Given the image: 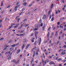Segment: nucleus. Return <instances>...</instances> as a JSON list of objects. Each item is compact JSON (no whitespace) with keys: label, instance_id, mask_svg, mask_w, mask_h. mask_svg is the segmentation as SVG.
Instances as JSON below:
<instances>
[{"label":"nucleus","instance_id":"1","mask_svg":"<svg viewBox=\"0 0 66 66\" xmlns=\"http://www.w3.org/2000/svg\"><path fill=\"white\" fill-rule=\"evenodd\" d=\"M35 29H34L35 31H37L38 30V28L40 27V25L38 24H36L35 25Z\"/></svg>","mask_w":66,"mask_h":66},{"label":"nucleus","instance_id":"2","mask_svg":"<svg viewBox=\"0 0 66 66\" xmlns=\"http://www.w3.org/2000/svg\"><path fill=\"white\" fill-rule=\"evenodd\" d=\"M10 54V55H9V56H10V55H11V54H12V53H11V51H9L8 52H6L5 53V54Z\"/></svg>","mask_w":66,"mask_h":66},{"label":"nucleus","instance_id":"3","mask_svg":"<svg viewBox=\"0 0 66 66\" xmlns=\"http://www.w3.org/2000/svg\"><path fill=\"white\" fill-rule=\"evenodd\" d=\"M37 49V48H36V46H35L34 47L32 50H31V52H32L35 49V50H36Z\"/></svg>","mask_w":66,"mask_h":66},{"label":"nucleus","instance_id":"4","mask_svg":"<svg viewBox=\"0 0 66 66\" xmlns=\"http://www.w3.org/2000/svg\"><path fill=\"white\" fill-rule=\"evenodd\" d=\"M46 18V15L44 14V15L43 16L42 18L43 19H45Z\"/></svg>","mask_w":66,"mask_h":66},{"label":"nucleus","instance_id":"5","mask_svg":"<svg viewBox=\"0 0 66 66\" xmlns=\"http://www.w3.org/2000/svg\"><path fill=\"white\" fill-rule=\"evenodd\" d=\"M49 60H46L45 61H44L45 63L46 64V63H47L48 62H49Z\"/></svg>","mask_w":66,"mask_h":66},{"label":"nucleus","instance_id":"6","mask_svg":"<svg viewBox=\"0 0 66 66\" xmlns=\"http://www.w3.org/2000/svg\"><path fill=\"white\" fill-rule=\"evenodd\" d=\"M14 49V48L13 47H10L9 48L10 51H12Z\"/></svg>","mask_w":66,"mask_h":66},{"label":"nucleus","instance_id":"7","mask_svg":"<svg viewBox=\"0 0 66 66\" xmlns=\"http://www.w3.org/2000/svg\"><path fill=\"white\" fill-rule=\"evenodd\" d=\"M49 64H50V65L54 64V62H51L49 63Z\"/></svg>","mask_w":66,"mask_h":66},{"label":"nucleus","instance_id":"8","mask_svg":"<svg viewBox=\"0 0 66 66\" xmlns=\"http://www.w3.org/2000/svg\"><path fill=\"white\" fill-rule=\"evenodd\" d=\"M20 50H18L17 51V54H19V53H20Z\"/></svg>","mask_w":66,"mask_h":66},{"label":"nucleus","instance_id":"9","mask_svg":"<svg viewBox=\"0 0 66 66\" xmlns=\"http://www.w3.org/2000/svg\"><path fill=\"white\" fill-rule=\"evenodd\" d=\"M35 38H32L31 39V42L32 43H33L34 42V40Z\"/></svg>","mask_w":66,"mask_h":66},{"label":"nucleus","instance_id":"10","mask_svg":"<svg viewBox=\"0 0 66 66\" xmlns=\"http://www.w3.org/2000/svg\"><path fill=\"white\" fill-rule=\"evenodd\" d=\"M30 45V44H28V45L26 47V49H27L29 48V46Z\"/></svg>","mask_w":66,"mask_h":66},{"label":"nucleus","instance_id":"11","mask_svg":"<svg viewBox=\"0 0 66 66\" xmlns=\"http://www.w3.org/2000/svg\"><path fill=\"white\" fill-rule=\"evenodd\" d=\"M25 34H26L25 33L22 34L20 35L19 36H23V35H24Z\"/></svg>","mask_w":66,"mask_h":66},{"label":"nucleus","instance_id":"12","mask_svg":"<svg viewBox=\"0 0 66 66\" xmlns=\"http://www.w3.org/2000/svg\"><path fill=\"white\" fill-rule=\"evenodd\" d=\"M51 12V10H50V11L48 12V16H49V15H50V12Z\"/></svg>","mask_w":66,"mask_h":66},{"label":"nucleus","instance_id":"13","mask_svg":"<svg viewBox=\"0 0 66 66\" xmlns=\"http://www.w3.org/2000/svg\"><path fill=\"white\" fill-rule=\"evenodd\" d=\"M38 32L37 31H36L35 32V35H37L38 34Z\"/></svg>","mask_w":66,"mask_h":66},{"label":"nucleus","instance_id":"14","mask_svg":"<svg viewBox=\"0 0 66 66\" xmlns=\"http://www.w3.org/2000/svg\"><path fill=\"white\" fill-rule=\"evenodd\" d=\"M45 25H44V26L43 27L42 29L43 31H44L45 30Z\"/></svg>","mask_w":66,"mask_h":66},{"label":"nucleus","instance_id":"15","mask_svg":"<svg viewBox=\"0 0 66 66\" xmlns=\"http://www.w3.org/2000/svg\"><path fill=\"white\" fill-rule=\"evenodd\" d=\"M27 3L26 2H25L23 4V5H27Z\"/></svg>","mask_w":66,"mask_h":66},{"label":"nucleus","instance_id":"16","mask_svg":"<svg viewBox=\"0 0 66 66\" xmlns=\"http://www.w3.org/2000/svg\"><path fill=\"white\" fill-rule=\"evenodd\" d=\"M24 43H23V46H22V47H21L22 49H23V48H24Z\"/></svg>","mask_w":66,"mask_h":66},{"label":"nucleus","instance_id":"17","mask_svg":"<svg viewBox=\"0 0 66 66\" xmlns=\"http://www.w3.org/2000/svg\"><path fill=\"white\" fill-rule=\"evenodd\" d=\"M37 43V41H36L35 43H34V45H35V46H36V43Z\"/></svg>","mask_w":66,"mask_h":66},{"label":"nucleus","instance_id":"18","mask_svg":"<svg viewBox=\"0 0 66 66\" xmlns=\"http://www.w3.org/2000/svg\"><path fill=\"white\" fill-rule=\"evenodd\" d=\"M15 46H16V44H14V45H12L11 47H15Z\"/></svg>","mask_w":66,"mask_h":66},{"label":"nucleus","instance_id":"19","mask_svg":"<svg viewBox=\"0 0 66 66\" xmlns=\"http://www.w3.org/2000/svg\"><path fill=\"white\" fill-rule=\"evenodd\" d=\"M49 32H48L47 35V37L48 38H49Z\"/></svg>","mask_w":66,"mask_h":66},{"label":"nucleus","instance_id":"20","mask_svg":"<svg viewBox=\"0 0 66 66\" xmlns=\"http://www.w3.org/2000/svg\"><path fill=\"white\" fill-rule=\"evenodd\" d=\"M57 33H58V31H56V32L55 34V36H57Z\"/></svg>","mask_w":66,"mask_h":66},{"label":"nucleus","instance_id":"21","mask_svg":"<svg viewBox=\"0 0 66 66\" xmlns=\"http://www.w3.org/2000/svg\"><path fill=\"white\" fill-rule=\"evenodd\" d=\"M53 4H52L51 5V9H52V7H53Z\"/></svg>","mask_w":66,"mask_h":66},{"label":"nucleus","instance_id":"22","mask_svg":"<svg viewBox=\"0 0 66 66\" xmlns=\"http://www.w3.org/2000/svg\"><path fill=\"white\" fill-rule=\"evenodd\" d=\"M27 41V39H24L23 40V42L24 43L26 42Z\"/></svg>","mask_w":66,"mask_h":66},{"label":"nucleus","instance_id":"23","mask_svg":"<svg viewBox=\"0 0 66 66\" xmlns=\"http://www.w3.org/2000/svg\"><path fill=\"white\" fill-rule=\"evenodd\" d=\"M19 5H18L16 6L14 8V9H16V8H17V7H19Z\"/></svg>","mask_w":66,"mask_h":66},{"label":"nucleus","instance_id":"24","mask_svg":"<svg viewBox=\"0 0 66 66\" xmlns=\"http://www.w3.org/2000/svg\"><path fill=\"white\" fill-rule=\"evenodd\" d=\"M65 54V52H64L63 54V52H62L61 55H63V54L64 55Z\"/></svg>","mask_w":66,"mask_h":66},{"label":"nucleus","instance_id":"25","mask_svg":"<svg viewBox=\"0 0 66 66\" xmlns=\"http://www.w3.org/2000/svg\"><path fill=\"white\" fill-rule=\"evenodd\" d=\"M29 25V24H26V25H25V27H28V26Z\"/></svg>","mask_w":66,"mask_h":66},{"label":"nucleus","instance_id":"26","mask_svg":"<svg viewBox=\"0 0 66 66\" xmlns=\"http://www.w3.org/2000/svg\"><path fill=\"white\" fill-rule=\"evenodd\" d=\"M54 19V18L53 17V18H52V19H51V21H53V20Z\"/></svg>","mask_w":66,"mask_h":66},{"label":"nucleus","instance_id":"27","mask_svg":"<svg viewBox=\"0 0 66 66\" xmlns=\"http://www.w3.org/2000/svg\"><path fill=\"white\" fill-rule=\"evenodd\" d=\"M24 31V30H21V31L20 32V33H22V32H23Z\"/></svg>","mask_w":66,"mask_h":66},{"label":"nucleus","instance_id":"28","mask_svg":"<svg viewBox=\"0 0 66 66\" xmlns=\"http://www.w3.org/2000/svg\"><path fill=\"white\" fill-rule=\"evenodd\" d=\"M19 60L17 62H15V64H17V63H19Z\"/></svg>","mask_w":66,"mask_h":66},{"label":"nucleus","instance_id":"29","mask_svg":"<svg viewBox=\"0 0 66 66\" xmlns=\"http://www.w3.org/2000/svg\"><path fill=\"white\" fill-rule=\"evenodd\" d=\"M59 26H60V28H61V29H63V26H61L60 25Z\"/></svg>","mask_w":66,"mask_h":66},{"label":"nucleus","instance_id":"30","mask_svg":"<svg viewBox=\"0 0 66 66\" xmlns=\"http://www.w3.org/2000/svg\"><path fill=\"white\" fill-rule=\"evenodd\" d=\"M63 47L64 48H66V45H64V46H63Z\"/></svg>","mask_w":66,"mask_h":66},{"label":"nucleus","instance_id":"31","mask_svg":"<svg viewBox=\"0 0 66 66\" xmlns=\"http://www.w3.org/2000/svg\"><path fill=\"white\" fill-rule=\"evenodd\" d=\"M19 25V24H16V27H18Z\"/></svg>","mask_w":66,"mask_h":66},{"label":"nucleus","instance_id":"32","mask_svg":"<svg viewBox=\"0 0 66 66\" xmlns=\"http://www.w3.org/2000/svg\"><path fill=\"white\" fill-rule=\"evenodd\" d=\"M59 43H60V41H57V45L59 44Z\"/></svg>","mask_w":66,"mask_h":66},{"label":"nucleus","instance_id":"33","mask_svg":"<svg viewBox=\"0 0 66 66\" xmlns=\"http://www.w3.org/2000/svg\"><path fill=\"white\" fill-rule=\"evenodd\" d=\"M14 25H15V24L14 23H13L11 25V26H14Z\"/></svg>","mask_w":66,"mask_h":66},{"label":"nucleus","instance_id":"34","mask_svg":"<svg viewBox=\"0 0 66 66\" xmlns=\"http://www.w3.org/2000/svg\"><path fill=\"white\" fill-rule=\"evenodd\" d=\"M16 61H15V60L14 59H13V62H14V63H15V62Z\"/></svg>","mask_w":66,"mask_h":66},{"label":"nucleus","instance_id":"35","mask_svg":"<svg viewBox=\"0 0 66 66\" xmlns=\"http://www.w3.org/2000/svg\"><path fill=\"white\" fill-rule=\"evenodd\" d=\"M60 22H58L57 23V25H60Z\"/></svg>","mask_w":66,"mask_h":66},{"label":"nucleus","instance_id":"36","mask_svg":"<svg viewBox=\"0 0 66 66\" xmlns=\"http://www.w3.org/2000/svg\"><path fill=\"white\" fill-rule=\"evenodd\" d=\"M4 37H2V38H1V39H0V40H2V39H4Z\"/></svg>","mask_w":66,"mask_h":66},{"label":"nucleus","instance_id":"37","mask_svg":"<svg viewBox=\"0 0 66 66\" xmlns=\"http://www.w3.org/2000/svg\"><path fill=\"white\" fill-rule=\"evenodd\" d=\"M39 23H41V22H42V20H40L39 21Z\"/></svg>","mask_w":66,"mask_h":66},{"label":"nucleus","instance_id":"38","mask_svg":"<svg viewBox=\"0 0 66 66\" xmlns=\"http://www.w3.org/2000/svg\"><path fill=\"white\" fill-rule=\"evenodd\" d=\"M22 55H20V59H21V57H22Z\"/></svg>","mask_w":66,"mask_h":66},{"label":"nucleus","instance_id":"39","mask_svg":"<svg viewBox=\"0 0 66 66\" xmlns=\"http://www.w3.org/2000/svg\"><path fill=\"white\" fill-rule=\"evenodd\" d=\"M27 20V19H25L24 20H23V21H26V20Z\"/></svg>","mask_w":66,"mask_h":66},{"label":"nucleus","instance_id":"40","mask_svg":"<svg viewBox=\"0 0 66 66\" xmlns=\"http://www.w3.org/2000/svg\"><path fill=\"white\" fill-rule=\"evenodd\" d=\"M23 13V12H21L19 14V15H21Z\"/></svg>","mask_w":66,"mask_h":66},{"label":"nucleus","instance_id":"41","mask_svg":"<svg viewBox=\"0 0 66 66\" xmlns=\"http://www.w3.org/2000/svg\"><path fill=\"white\" fill-rule=\"evenodd\" d=\"M7 48V47H5V48H4L3 49V50H6V49Z\"/></svg>","mask_w":66,"mask_h":66},{"label":"nucleus","instance_id":"42","mask_svg":"<svg viewBox=\"0 0 66 66\" xmlns=\"http://www.w3.org/2000/svg\"><path fill=\"white\" fill-rule=\"evenodd\" d=\"M52 28H54V27H54V25H52Z\"/></svg>","mask_w":66,"mask_h":66},{"label":"nucleus","instance_id":"43","mask_svg":"<svg viewBox=\"0 0 66 66\" xmlns=\"http://www.w3.org/2000/svg\"><path fill=\"white\" fill-rule=\"evenodd\" d=\"M18 40V38H16L15 40V42H16V41H17Z\"/></svg>","mask_w":66,"mask_h":66},{"label":"nucleus","instance_id":"44","mask_svg":"<svg viewBox=\"0 0 66 66\" xmlns=\"http://www.w3.org/2000/svg\"><path fill=\"white\" fill-rule=\"evenodd\" d=\"M32 4H30L29 5V6H32Z\"/></svg>","mask_w":66,"mask_h":66},{"label":"nucleus","instance_id":"45","mask_svg":"<svg viewBox=\"0 0 66 66\" xmlns=\"http://www.w3.org/2000/svg\"><path fill=\"white\" fill-rule=\"evenodd\" d=\"M55 14H57L58 13H57V11L56 10L55 11Z\"/></svg>","mask_w":66,"mask_h":66},{"label":"nucleus","instance_id":"46","mask_svg":"<svg viewBox=\"0 0 66 66\" xmlns=\"http://www.w3.org/2000/svg\"><path fill=\"white\" fill-rule=\"evenodd\" d=\"M10 7V5H8V6L6 7V8H9V7Z\"/></svg>","mask_w":66,"mask_h":66},{"label":"nucleus","instance_id":"47","mask_svg":"<svg viewBox=\"0 0 66 66\" xmlns=\"http://www.w3.org/2000/svg\"><path fill=\"white\" fill-rule=\"evenodd\" d=\"M58 60L59 61H60L61 60H62V59L61 58L60 59H59Z\"/></svg>","mask_w":66,"mask_h":66},{"label":"nucleus","instance_id":"48","mask_svg":"<svg viewBox=\"0 0 66 66\" xmlns=\"http://www.w3.org/2000/svg\"><path fill=\"white\" fill-rule=\"evenodd\" d=\"M64 34H62V38H63V37H64Z\"/></svg>","mask_w":66,"mask_h":66},{"label":"nucleus","instance_id":"49","mask_svg":"<svg viewBox=\"0 0 66 66\" xmlns=\"http://www.w3.org/2000/svg\"><path fill=\"white\" fill-rule=\"evenodd\" d=\"M11 28H12V27L11 26H10L9 27V29H10Z\"/></svg>","mask_w":66,"mask_h":66},{"label":"nucleus","instance_id":"50","mask_svg":"<svg viewBox=\"0 0 66 66\" xmlns=\"http://www.w3.org/2000/svg\"><path fill=\"white\" fill-rule=\"evenodd\" d=\"M18 20H19L20 19V18H18L17 19Z\"/></svg>","mask_w":66,"mask_h":66},{"label":"nucleus","instance_id":"51","mask_svg":"<svg viewBox=\"0 0 66 66\" xmlns=\"http://www.w3.org/2000/svg\"><path fill=\"white\" fill-rule=\"evenodd\" d=\"M34 34H32L31 35V36H33V35Z\"/></svg>","mask_w":66,"mask_h":66},{"label":"nucleus","instance_id":"52","mask_svg":"<svg viewBox=\"0 0 66 66\" xmlns=\"http://www.w3.org/2000/svg\"><path fill=\"white\" fill-rule=\"evenodd\" d=\"M62 2L63 3H64V0H62Z\"/></svg>","mask_w":66,"mask_h":66},{"label":"nucleus","instance_id":"53","mask_svg":"<svg viewBox=\"0 0 66 66\" xmlns=\"http://www.w3.org/2000/svg\"><path fill=\"white\" fill-rule=\"evenodd\" d=\"M43 23H41V26L40 25V26H41V27H42V26H43Z\"/></svg>","mask_w":66,"mask_h":66},{"label":"nucleus","instance_id":"54","mask_svg":"<svg viewBox=\"0 0 66 66\" xmlns=\"http://www.w3.org/2000/svg\"><path fill=\"white\" fill-rule=\"evenodd\" d=\"M19 3H17L16 4V5H18V4H19Z\"/></svg>","mask_w":66,"mask_h":66},{"label":"nucleus","instance_id":"55","mask_svg":"<svg viewBox=\"0 0 66 66\" xmlns=\"http://www.w3.org/2000/svg\"><path fill=\"white\" fill-rule=\"evenodd\" d=\"M3 3H1V6H3Z\"/></svg>","mask_w":66,"mask_h":66},{"label":"nucleus","instance_id":"56","mask_svg":"<svg viewBox=\"0 0 66 66\" xmlns=\"http://www.w3.org/2000/svg\"><path fill=\"white\" fill-rule=\"evenodd\" d=\"M10 41H11V42H13V39H11Z\"/></svg>","mask_w":66,"mask_h":66},{"label":"nucleus","instance_id":"57","mask_svg":"<svg viewBox=\"0 0 66 66\" xmlns=\"http://www.w3.org/2000/svg\"><path fill=\"white\" fill-rule=\"evenodd\" d=\"M33 59H34L33 58V59L32 58V61H31V62H33V60H34Z\"/></svg>","mask_w":66,"mask_h":66},{"label":"nucleus","instance_id":"58","mask_svg":"<svg viewBox=\"0 0 66 66\" xmlns=\"http://www.w3.org/2000/svg\"><path fill=\"white\" fill-rule=\"evenodd\" d=\"M36 54L37 55H38V53H37V52H36Z\"/></svg>","mask_w":66,"mask_h":66},{"label":"nucleus","instance_id":"59","mask_svg":"<svg viewBox=\"0 0 66 66\" xmlns=\"http://www.w3.org/2000/svg\"><path fill=\"white\" fill-rule=\"evenodd\" d=\"M42 62L43 63H45V62H44V60H43V59H42Z\"/></svg>","mask_w":66,"mask_h":66},{"label":"nucleus","instance_id":"60","mask_svg":"<svg viewBox=\"0 0 66 66\" xmlns=\"http://www.w3.org/2000/svg\"><path fill=\"white\" fill-rule=\"evenodd\" d=\"M53 30H54L55 29V27H54L53 28Z\"/></svg>","mask_w":66,"mask_h":66},{"label":"nucleus","instance_id":"61","mask_svg":"<svg viewBox=\"0 0 66 66\" xmlns=\"http://www.w3.org/2000/svg\"><path fill=\"white\" fill-rule=\"evenodd\" d=\"M22 11H24V8H23V9H22Z\"/></svg>","mask_w":66,"mask_h":66},{"label":"nucleus","instance_id":"62","mask_svg":"<svg viewBox=\"0 0 66 66\" xmlns=\"http://www.w3.org/2000/svg\"><path fill=\"white\" fill-rule=\"evenodd\" d=\"M48 57L49 58H50V59H52V57L51 56H49Z\"/></svg>","mask_w":66,"mask_h":66},{"label":"nucleus","instance_id":"63","mask_svg":"<svg viewBox=\"0 0 66 66\" xmlns=\"http://www.w3.org/2000/svg\"><path fill=\"white\" fill-rule=\"evenodd\" d=\"M11 57H9V58H8V59L9 60L11 59Z\"/></svg>","mask_w":66,"mask_h":66},{"label":"nucleus","instance_id":"64","mask_svg":"<svg viewBox=\"0 0 66 66\" xmlns=\"http://www.w3.org/2000/svg\"><path fill=\"white\" fill-rule=\"evenodd\" d=\"M35 36L36 37V38L37 39V36L36 35H35Z\"/></svg>","mask_w":66,"mask_h":66}]
</instances>
